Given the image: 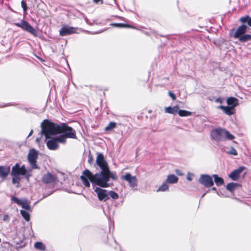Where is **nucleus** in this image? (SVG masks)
<instances>
[{"label":"nucleus","instance_id":"f257e3e1","mask_svg":"<svg viewBox=\"0 0 251 251\" xmlns=\"http://www.w3.org/2000/svg\"><path fill=\"white\" fill-rule=\"evenodd\" d=\"M80 179L83 184L86 187H90L91 182L93 186L98 185L102 188H107L110 186L108 183V177L105 170H101L99 173L93 174L88 169H85L82 172Z\"/></svg>","mask_w":251,"mask_h":251},{"label":"nucleus","instance_id":"f03ea898","mask_svg":"<svg viewBox=\"0 0 251 251\" xmlns=\"http://www.w3.org/2000/svg\"><path fill=\"white\" fill-rule=\"evenodd\" d=\"M42 135H44L46 139L50 138V136L59 134L60 125L54 124L49 120H44L41 124Z\"/></svg>","mask_w":251,"mask_h":251},{"label":"nucleus","instance_id":"7ed1b4c3","mask_svg":"<svg viewBox=\"0 0 251 251\" xmlns=\"http://www.w3.org/2000/svg\"><path fill=\"white\" fill-rule=\"evenodd\" d=\"M211 137L212 140L217 142L223 141L226 140H230L234 138V136L229 131L222 128L213 130L211 132Z\"/></svg>","mask_w":251,"mask_h":251},{"label":"nucleus","instance_id":"20e7f679","mask_svg":"<svg viewBox=\"0 0 251 251\" xmlns=\"http://www.w3.org/2000/svg\"><path fill=\"white\" fill-rule=\"evenodd\" d=\"M60 130L59 133H62L67 138L75 139L77 138L75 130L65 124L60 125Z\"/></svg>","mask_w":251,"mask_h":251},{"label":"nucleus","instance_id":"39448f33","mask_svg":"<svg viewBox=\"0 0 251 251\" xmlns=\"http://www.w3.org/2000/svg\"><path fill=\"white\" fill-rule=\"evenodd\" d=\"M11 174V175H15L17 176H20V175L25 176L27 179H28L30 176V175L27 174V171L25 166L23 165L20 167L18 163H16L12 167Z\"/></svg>","mask_w":251,"mask_h":251},{"label":"nucleus","instance_id":"423d86ee","mask_svg":"<svg viewBox=\"0 0 251 251\" xmlns=\"http://www.w3.org/2000/svg\"><path fill=\"white\" fill-rule=\"evenodd\" d=\"M38 151L34 149L30 150L28 153L27 160L31 168L32 169H37L39 168L38 166L36 164V159L38 157Z\"/></svg>","mask_w":251,"mask_h":251},{"label":"nucleus","instance_id":"0eeeda50","mask_svg":"<svg viewBox=\"0 0 251 251\" xmlns=\"http://www.w3.org/2000/svg\"><path fill=\"white\" fill-rule=\"evenodd\" d=\"M121 178L128 182V185L131 188H134L138 185V179L136 176H133L129 173H126L122 175Z\"/></svg>","mask_w":251,"mask_h":251},{"label":"nucleus","instance_id":"6e6552de","mask_svg":"<svg viewBox=\"0 0 251 251\" xmlns=\"http://www.w3.org/2000/svg\"><path fill=\"white\" fill-rule=\"evenodd\" d=\"M199 181L206 187H210L214 184L212 177L208 175H201Z\"/></svg>","mask_w":251,"mask_h":251},{"label":"nucleus","instance_id":"1a4fd4ad","mask_svg":"<svg viewBox=\"0 0 251 251\" xmlns=\"http://www.w3.org/2000/svg\"><path fill=\"white\" fill-rule=\"evenodd\" d=\"M11 199L12 201H14L18 205L21 206L23 208L28 211L31 210L29 202L27 200L25 199L20 200L15 197H12Z\"/></svg>","mask_w":251,"mask_h":251},{"label":"nucleus","instance_id":"9d476101","mask_svg":"<svg viewBox=\"0 0 251 251\" xmlns=\"http://www.w3.org/2000/svg\"><path fill=\"white\" fill-rule=\"evenodd\" d=\"M77 29V28L64 25L60 29L59 33L61 36H66L73 33H78L76 31Z\"/></svg>","mask_w":251,"mask_h":251},{"label":"nucleus","instance_id":"9b49d317","mask_svg":"<svg viewBox=\"0 0 251 251\" xmlns=\"http://www.w3.org/2000/svg\"><path fill=\"white\" fill-rule=\"evenodd\" d=\"M94 191L97 193L98 198L100 201H105L109 199L108 194L107 193L106 190L97 187L94 189Z\"/></svg>","mask_w":251,"mask_h":251},{"label":"nucleus","instance_id":"f8f14e48","mask_svg":"<svg viewBox=\"0 0 251 251\" xmlns=\"http://www.w3.org/2000/svg\"><path fill=\"white\" fill-rule=\"evenodd\" d=\"M96 163L101 170H105L108 167V164L104 159L103 155L101 153L98 154L97 156Z\"/></svg>","mask_w":251,"mask_h":251},{"label":"nucleus","instance_id":"ddd939ff","mask_svg":"<svg viewBox=\"0 0 251 251\" xmlns=\"http://www.w3.org/2000/svg\"><path fill=\"white\" fill-rule=\"evenodd\" d=\"M42 180L43 183L46 184L54 183L57 180V177L54 175L48 173L43 176Z\"/></svg>","mask_w":251,"mask_h":251},{"label":"nucleus","instance_id":"4468645a","mask_svg":"<svg viewBox=\"0 0 251 251\" xmlns=\"http://www.w3.org/2000/svg\"><path fill=\"white\" fill-rule=\"evenodd\" d=\"M244 167H240L236 170H234L230 174L228 175L229 177L232 180L236 181L238 179L240 174L244 170Z\"/></svg>","mask_w":251,"mask_h":251},{"label":"nucleus","instance_id":"2eb2a0df","mask_svg":"<svg viewBox=\"0 0 251 251\" xmlns=\"http://www.w3.org/2000/svg\"><path fill=\"white\" fill-rule=\"evenodd\" d=\"M247 29V25H242L239 26L236 31L234 34L233 37L234 38H239L241 36H242L244 33L246 32Z\"/></svg>","mask_w":251,"mask_h":251},{"label":"nucleus","instance_id":"dca6fc26","mask_svg":"<svg viewBox=\"0 0 251 251\" xmlns=\"http://www.w3.org/2000/svg\"><path fill=\"white\" fill-rule=\"evenodd\" d=\"M47 146L50 150H56L58 148V145L55 138H51L50 137L47 142Z\"/></svg>","mask_w":251,"mask_h":251},{"label":"nucleus","instance_id":"f3484780","mask_svg":"<svg viewBox=\"0 0 251 251\" xmlns=\"http://www.w3.org/2000/svg\"><path fill=\"white\" fill-rule=\"evenodd\" d=\"M10 172V167L9 166H0V177L5 179Z\"/></svg>","mask_w":251,"mask_h":251},{"label":"nucleus","instance_id":"a211bd4d","mask_svg":"<svg viewBox=\"0 0 251 251\" xmlns=\"http://www.w3.org/2000/svg\"><path fill=\"white\" fill-rule=\"evenodd\" d=\"M219 109H222L224 113L226 114L227 115H231L233 114L235 112V109H233L228 106H225L223 105H220L218 107Z\"/></svg>","mask_w":251,"mask_h":251},{"label":"nucleus","instance_id":"6ab92c4d","mask_svg":"<svg viewBox=\"0 0 251 251\" xmlns=\"http://www.w3.org/2000/svg\"><path fill=\"white\" fill-rule=\"evenodd\" d=\"M227 106L234 109L238 105V100L234 97H230L226 100Z\"/></svg>","mask_w":251,"mask_h":251},{"label":"nucleus","instance_id":"aec40b11","mask_svg":"<svg viewBox=\"0 0 251 251\" xmlns=\"http://www.w3.org/2000/svg\"><path fill=\"white\" fill-rule=\"evenodd\" d=\"M23 29L26 31H28V32L34 35H36L37 32L36 30L28 23H27L26 21L24 23Z\"/></svg>","mask_w":251,"mask_h":251},{"label":"nucleus","instance_id":"412c9836","mask_svg":"<svg viewBox=\"0 0 251 251\" xmlns=\"http://www.w3.org/2000/svg\"><path fill=\"white\" fill-rule=\"evenodd\" d=\"M178 178L175 175H170L167 176L166 182L171 184L176 183L178 181Z\"/></svg>","mask_w":251,"mask_h":251},{"label":"nucleus","instance_id":"4be33fe9","mask_svg":"<svg viewBox=\"0 0 251 251\" xmlns=\"http://www.w3.org/2000/svg\"><path fill=\"white\" fill-rule=\"evenodd\" d=\"M179 109V107L177 106H174L173 107H168L165 108V111L166 113L176 114L178 113Z\"/></svg>","mask_w":251,"mask_h":251},{"label":"nucleus","instance_id":"5701e85b","mask_svg":"<svg viewBox=\"0 0 251 251\" xmlns=\"http://www.w3.org/2000/svg\"><path fill=\"white\" fill-rule=\"evenodd\" d=\"M239 186V184L237 183L231 182L226 185V189L230 192H233L235 189Z\"/></svg>","mask_w":251,"mask_h":251},{"label":"nucleus","instance_id":"b1692460","mask_svg":"<svg viewBox=\"0 0 251 251\" xmlns=\"http://www.w3.org/2000/svg\"><path fill=\"white\" fill-rule=\"evenodd\" d=\"M212 176L214 177V181L218 186H221L223 184V179L222 177H219L218 175H213Z\"/></svg>","mask_w":251,"mask_h":251},{"label":"nucleus","instance_id":"393cba45","mask_svg":"<svg viewBox=\"0 0 251 251\" xmlns=\"http://www.w3.org/2000/svg\"><path fill=\"white\" fill-rule=\"evenodd\" d=\"M239 21L243 24L247 23L248 25L251 26V17L249 16L246 15L245 16L242 17L240 18Z\"/></svg>","mask_w":251,"mask_h":251},{"label":"nucleus","instance_id":"a878e982","mask_svg":"<svg viewBox=\"0 0 251 251\" xmlns=\"http://www.w3.org/2000/svg\"><path fill=\"white\" fill-rule=\"evenodd\" d=\"M105 171L107 173V175H108V181H109L110 178H111L113 180H115L117 179V176L116 175V173L111 172L109 169V167L105 169Z\"/></svg>","mask_w":251,"mask_h":251},{"label":"nucleus","instance_id":"bb28decb","mask_svg":"<svg viewBox=\"0 0 251 251\" xmlns=\"http://www.w3.org/2000/svg\"><path fill=\"white\" fill-rule=\"evenodd\" d=\"M178 115L181 117L190 116L192 115V113L190 111L185 110H179L178 111Z\"/></svg>","mask_w":251,"mask_h":251},{"label":"nucleus","instance_id":"cd10ccee","mask_svg":"<svg viewBox=\"0 0 251 251\" xmlns=\"http://www.w3.org/2000/svg\"><path fill=\"white\" fill-rule=\"evenodd\" d=\"M12 176V183L13 184H17L16 187H19V183L21 180V177L20 176H17L15 175H11Z\"/></svg>","mask_w":251,"mask_h":251},{"label":"nucleus","instance_id":"c85d7f7f","mask_svg":"<svg viewBox=\"0 0 251 251\" xmlns=\"http://www.w3.org/2000/svg\"><path fill=\"white\" fill-rule=\"evenodd\" d=\"M239 40L240 41L242 42H245L248 41H250L251 40V35L243 34L239 38Z\"/></svg>","mask_w":251,"mask_h":251},{"label":"nucleus","instance_id":"c756f323","mask_svg":"<svg viewBox=\"0 0 251 251\" xmlns=\"http://www.w3.org/2000/svg\"><path fill=\"white\" fill-rule=\"evenodd\" d=\"M55 138L57 143L59 142L64 144L66 142L67 137L64 134H62V135H60Z\"/></svg>","mask_w":251,"mask_h":251},{"label":"nucleus","instance_id":"7c9ffc66","mask_svg":"<svg viewBox=\"0 0 251 251\" xmlns=\"http://www.w3.org/2000/svg\"><path fill=\"white\" fill-rule=\"evenodd\" d=\"M34 247L35 249L41 251H45L46 249L45 246L42 243L39 242H36L34 244Z\"/></svg>","mask_w":251,"mask_h":251},{"label":"nucleus","instance_id":"2f4dec72","mask_svg":"<svg viewBox=\"0 0 251 251\" xmlns=\"http://www.w3.org/2000/svg\"><path fill=\"white\" fill-rule=\"evenodd\" d=\"M20 213L25 221L28 222L30 220V215L27 212L21 210Z\"/></svg>","mask_w":251,"mask_h":251},{"label":"nucleus","instance_id":"473e14b6","mask_svg":"<svg viewBox=\"0 0 251 251\" xmlns=\"http://www.w3.org/2000/svg\"><path fill=\"white\" fill-rule=\"evenodd\" d=\"M168 190V186L167 184V182L165 181L163 184L158 188L157 190V192H164Z\"/></svg>","mask_w":251,"mask_h":251},{"label":"nucleus","instance_id":"72a5a7b5","mask_svg":"<svg viewBox=\"0 0 251 251\" xmlns=\"http://www.w3.org/2000/svg\"><path fill=\"white\" fill-rule=\"evenodd\" d=\"M116 123L113 122H110L108 125L105 127V130L109 131L112 129H113L116 127Z\"/></svg>","mask_w":251,"mask_h":251},{"label":"nucleus","instance_id":"f704fd0d","mask_svg":"<svg viewBox=\"0 0 251 251\" xmlns=\"http://www.w3.org/2000/svg\"><path fill=\"white\" fill-rule=\"evenodd\" d=\"M108 195L114 200H117L119 198L118 194L113 191H110L108 192Z\"/></svg>","mask_w":251,"mask_h":251},{"label":"nucleus","instance_id":"c9c22d12","mask_svg":"<svg viewBox=\"0 0 251 251\" xmlns=\"http://www.w3.org/2000/svg\"><path fill=\"white\" fill-rule=\"evenodd\" d=\"M111 25L117 27H129V25H126L124 24L121 23H113L111 24Z\"/></svg>","mask_w":251,"mask_h":251},{"label":"nucleus","instance_id":"e433bc0d","mask_svg":"<svg viewBox=\"0 0 251 251\" xmlns=\"http://www.w3.org/2000/svg\"><path fill=\"white\" fill-rule=\"evenodd\" d=\"M228 154H232L233 155H237V151L233 147L231 148L230 151L227 152Z\"/></svg>","mask_w":251,"mask_h":251},{"label":"nucleus","instance_id":"4c0bfd02","mask_svg":"<svg viewBox=\"0 0 251 251\" xmlns=\"http://www.w3.org/2000/svg\"><path fill=\"white\" fill-rule=\"evenodd\" d=\"M25 22V21L22 20L20 23H15V25H16V26H17L18 27H21L22 28H23V27L24 26V23Z\"/></svg>","mask_w":251,"mask_h":251},{"label":"nucleus","instance_id":"58836bf2","mask_svg":"<svg viewBox=\"0 0 251 251\" xmlns=\"http://www.w3.org/2000/svg\"><path fill=\"white\" fill-rule=\"evenodd\" d=\"M21 6L23 9L24 11H26L27 7L26 3L24 1V0H23L21 1Z\"/></svg>","mask_w":251,"mask_h":251},{"label":"nucleus","instance_id":"ea45409f","mask_svg":"<svg viewBox=\"0 0 251 251\" xmlns=\"http://www.w3.org/2000/svg\"><path fill=\"white\" fill-rule=\"evenodd\" d=\"M168 94L169 95V96L173 100H176V95H175V94H174L173 93H172L171 91H169L168 92Z\"/></svg>","mask_w":251,"mask_h":251},{"label":"nucleus","instance_id":"a19ab883","mask_svg":"<svg viewBox=\"0 0 251 251\" xmlns=\"http://www.w3.org/2000/svg\"><path fill=\"white\" fill-rule=\"evenodd\" d=\"M175 172L176 173V174L177 175H178V176H182L183 175V174L181 172V171L179 170H176L175 171Z\"/></svg>","mask_w":251,"mask_h":251},{"label":"nucleus","instance_id":"79ce46f5","mask_svg":"<svg viewBox=\"0 0 251 251\" xmlns=\"http://www.w3.org/2000/svg\"><path fill=\"white\" fill-rule=\"evenodd\" d=\"M93 1L96 3L100 2L101 4L103 3V0H93Z\"/></svg>","mask_w":251,"mask_h":251},{"label":"nucleus","instance_id":"37998d69","mask_svg":"<svg viewBox=\"0 0 251 251\" xmlns=\"http://www.w3.org/2000/svg\"><path fill=\"white\" fill-rule=\"evenodd\" d=\"M9 220V216L7 215H5L3 217V220L4 221H6Z\"/></svg>","mask_w":251,"mask_h":251},{"label":"nucleus","instance_id":"c03bdc74","mask_svg":"<svg viewBox=\"0 0 251 251\" xmlns=\"http://www.w3.org/2000/svg\"><path fill=\"white\" fill-rule=\"evenodd\" d=\"M216 102L222 103L223 101L220 98H219L216 100Z\"/></svg>","mask_w":251,"mask_h":251},{"label":"nucleus","instance_id":"a18cd8bd","mask_svg":"<svg viewBox=\"0 0 251 251\" xmlns=\"http://www.w3.org/2000/svg\"><path fill=\"white\" fill-rule=\"evenodd\" d=\"M187 179L188 180H189V181H191V180H192V177H191L190 176H188L187 177Z\"/></svg>","mask_w":251,"mask_h":251},{"label":"nucleus","instance_id":"49530a36","mask_svg":"<svg viewBox=\"0 0 251 251\" xmlns=\"http://www.w3.org/2000/svg\"><path fill=\"white\" fill-rule=\"evenodd\" d=\"M33 130H31L30 131V133H29V135H28V137H29L30 136H31V135H32V134L33 133Z\"/></svg>","mask_w":251,"mask_h":251},{"label":"nucleus","instance_id":"de8ad7c7","mask_svg":"<svg viewBox=\"0 0 251 251\" xmlns=\"http://www.w3.org/2000/svg\"><path fill=\"white\" fill-rule=\"evenodd\" d=\"M92 159V158H90V159L88 160V162H89V163H91Z\"/></svg>","mask_w":251,"mask_h":251},{"label":"nucleus","instance_id":"09e8293b","mask_svg":"<svg viewBox=\"0 0 251 251\" xmlns=\"http://www.w3.org/2000/svg\"><path fill=\"white\" fill-rule=\"evenodd\" d=\"M212 189L214 191H216V188L215 187H213Z\"/></svg>","mask_w":251,"mask_h":251},{"label":"nucleus","instance_id":"8fccbe9b","mask_svg":"<svg viewBox=\"0 0 251 251\" xmlns=\"http://www.w3.org/2000/svg\"><path fill=\"white\" fill-rule=\"evenodd\" d=\"M205 194H206V193H204V194L202 195V197H203L205 196Z\"/></svg>","mask_w":251,"mask_h":251}]
</instances>
